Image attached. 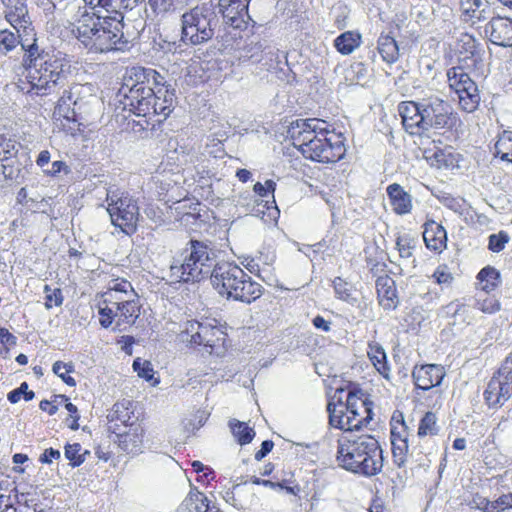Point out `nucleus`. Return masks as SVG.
Segmentation results:
<instances>
[{"label": "nucleus", "mask_w": 512, "mask_h": 512, "mask_svg": "<svg viewBox=\"0 0 512 512\" xmlns=\"http://www.w3.org/2000/svg\"><path fill=\"white\" fill-rule=\"evenodd\" d=\"M210 278L221 296L251 303L261 297L262 285L232 262H216L214 250L205 242L191 239L170 264L171 283H194Z\"/></svg>", "instance_id": "nucleus-1"}, {"label": "nucleus", "mask_w": 512, "mask_h": 512, "mask_svg": "<svg viewBox=\"0 0 512 512\" xmlns=\"http://www.w3.org/2000/svg\"><path fill=\"white\" fill-rule=\"evenodd\" d=\"M124 109L146 118L152 125L162 123L175 107V90L166 73L150 67L134 66L127 70L120 88Z\"/></svg>", "instance_id": "nucleus-2"}, {"label": "nucleus", "mask_w": 512, "mask_h": 512, "mask_svg": "<svg viewBox=\"0 0 512 512\" xmlns=\"http://www.w3.org/2000/svg\"><path fill=\"white\" fill-rule=\"evenodd\" d=\"M325 120L319 118L297 119L287 128V137L304 158L333 164L344 158V137L337 134Z\"/></svg>", "instance_id": "nucleus-3"}, {"label": "nucleus", "mask_w": 512, "mask_h": 512, "mask_svg": "<svg viewBox=\"0 0 512 512\" xmlns=\"http://www.w3.org/2000/svg\"><path fill=\"white\" fill-rule=\"evenodd\" d=\"M27 53L22 56L26 92L36 95H48L57 86L68 81L71 74L70 61L61 53L48 51L39 43L26 45Z\"/></svg>", "instance_id": "nucleus-4"}, {"label": "nucleus", "mask_w": 512, "mask_h": 512, "mask_svg": "<svg viewBox=\"0 0 512 512\" xmlns=\"http://www.w3.org/2000/svg\"><path fill=\"white\" fill-rule=\"evenodd\" d=\"M402 124L410 135L421 136L430 130H452L458 123L450 103L437 95L419 101H403L398 105Z\"/></svg>", "instance_id": "nucleus-5"}, {"label": "nucleus", "mask_w": 512, "mask_h": 512, "mask_svg": "<svg viewBox=\"0 0 512 512\" xmlns=\"http://www.w3.org/2000/svg\"><path fill=\"white\" fill-rule=\"evenodd\" d=\"M218 23L212 2L197 5L181 16V41L190 45L206 43L213 38Z\"/></svg>", "instance_id": "nucleus-6"}, {"label": "nucleus", "mask_w": 512, "mask_h": 512, "mask_svg": "<svg viewBox=\"0 0 512 512\" xmlns=\"http://www.w3.org/2000/svg\"><path fill=\"white\" fill-rule=\"evenodd\" d=\"M105 191L106 211L110 216L111 224L126 235L134 234L140 216L137 199L127 191L114 186H109Z\"/></svg>", "instance_id": "nucleus-7"}, {"label": "nucleus", "mask_w": 512, "mask_h": 512, "mask_svg": "<svg viewBox=\"0 0 512 512\" xmlns=\"http://www.w3.org/2000/svg\"><path fill=\"white\" fill-rule=\"evenodd\" d=\"M342 393H344L343 389L337 390L334 396V399L337 397L338 404L329 402L327 405L329 422L333 427L344 431L359 430L363 422H368L367 419L369 418V416L357 418L359 416V406L368 414L371 410L366 407L365 401L359 396V394L362 395L361 390H348L345 403L342 401Z\"/></svg>", "instance_id": "nucleus-8"}, {"label": "nucleus", "mask_w": 512, "mask_h": 512, "mask_svg": "<svg viewBox=\"0 0 512 512\" xmlns=\"http://www.w3.org/2000/svg\"><path fill=\"white\" fill-rule=\"evenodd\" d=\"M109 421L108 430L118 437L121 443L128 445L127 437L130 431H134V439L131 444L136 447L141 442L138 437L140 426L136 424L138 416L134 413V404L131 400L123 399L113 405L112 410L107 415Z\"/></svg>", "instance_id": "nucleus-9"}, {"label": "nucleus", "mask_w": 512, "mask_h": 512, "mask_svg": "<svg viewBox=\"0 0 512 512\" xmlns=\"http://www.w3.org/2000/svg\"><path fill=\"white\" fill-rule=\"evenodd\" d=\"M512 397V352L505 358L498 370L493 374L483 398L492 409L502 407Z\"/></svg>", "instance_id": "nucleus-10"}, {"label": "nucleus", "mask_w": 512, "mask_h": 512, "mask_svg": "<svg viewBox=\"0 0 512 512\" xmlns=\"http://www.w3.org/2000/svg\"><path fill=\"white\" fill-rule=\"evenodd\" d=\"M108 302L112 306L99 307V323L103 328H109L115 323L114 330H122V325L131 326L140 315V304L137 297L127 298L123 302L115 303L112 300L111 293L108 294Z\"/></svg>", "instance_id": "nucleus-11"}, {"label": "nucleus", "mask_w": 512, "mask_h": 512, "mask_svg": "<svg viewBox=\"0 0 512 512\" xmlns=\"http://www.w3.org/2000/svg\"><path fill=\"white\" fill-rule=\"evenodd\" d=\"M449 87L458 95L461 109L467 113L474 112L480 104V94L476 83L461 66L447 71Z\"/></svg>", "instance_id": "nucleus-12"}, {"label": "nucleus", "mask_w": 512, "mask_h": 512, "mask_svg": "<svg viewBox=\"0 0 512 512\" xmlns=\"http://www.w3.org/2000/svg\"><path fill=\"white\" fill-rule=\"evenodd\" d=\"M182 340L192 344L210 348L219 346L225 341V333L217 325L216 320L206 319L204 321H187L182 331Z\"/></svg>", "instance_id": "nucleus-13"}, {"label": "nucleus", "mask_w": 512, "mask_h": 512, "mask_svg": "<svg viewBox=\"0 0 512 512\" xmlns=\"http://www.w3.org/2000/svg\"><path fill=\"white\" fill-rule=\"evenodd\" d=\"M123 15L115 13V16L104 15L102 21L101 37L94 53H106L110 51H124L128 48L129 41L123 33Z\"/></svg>", "instance_id": "nucleus-14"}, {"label": "nucleus", "mask_w": 512, "mask_h": 512, "mask_svg": "<svg viewBox=\"0 0 512 512\" xmlns=\"http://www.w3.org/2000/svg\"><path fill=\"white\" fill-rule=\"evenodd\" d=\"M337 450V461L339 465L351 472L360 473L366 476L375 475L379 470L377 461L374 459L377 450Z\"/></svg>", "instance_id": "nucleus-15"}, {"label": "nucleus", "mask_w": 512, "mask_h": 512, "mask_svg": "<svg viewBox=\"0 0 512 512\" xmlns=\"http://www.w3.org/2000/svg\"><path fill=\"white\" fill-rule=\"evenodd\" d=\"M104 15L97 10L92 15H84L78 21L76 27V36L78 40L91 52L97 48L98 41L101 37V29L104 27L102 21Z\"/></svg>", "instance_id": "nucleus-16"}, {"label": "nucleus", "mask_w": 512, "mask_h": 512, "mask_svg": "<svg viewBox=\"0 0 512 512\" xmlns=\"http://www.w3.org/2000/svg\"><path fill=\"white\" fill-rule=\"evenodd\" d=\"M250 0H218L225 23L235 29H245L251 20L248 14Z\"/></svg>", "instance_id": "nucleus-17"}, {"label": "nucleus", "mask_w": 512, "mask_h": 512, "mask_svg": "<svg viewBox=\"0 0 512 512\" xmlns=\"http://www.w3.org/2000/svg\"><path fill=\"white\" fill-rule=\"evenodd\" d=\"M15 30L16 33L7 29L0 31V54L7 55L18 45L21 46V50L23 51V54H25L28 50H26L24 45L26 46L33 42H38L35 28H28V30L20 28Z\"/></svg>", "instance_id": "nucleus-18"}, {"label": "nucleus", "mask_w": 512, "mask_h": 512, "mask_svg": "<svg viewBox=\"0 0 512 512\" xmlns=\"http://www.w3.org/2000/svg\"><path fill=\"white\" fill-rule=\"evenodd\" d=\"M5 20L14 29L34 28L27 0H1Z\"/></svg>", "instance_id": "nucleus-19"}, {"label": "nucleus", "mask_w": 512, "mask_h": 512, "mask_svg": "<svg viewBox=\"0 0 512 512\" xmlns=\"http://www.w3.org/2000/svg\"><path fill=\"white\" fill-rule=\"evenodd\" d=\"M485 34L491 43L512 47V20L505 17H491L485 26Z\"/></svg>", "instance_id": "nucleus-20"}, {"label": "nucleus", "mask_w": 512, "mask_h": 512, "mask_svg": "<svg viewBox=\"0 0 512 512\" xmlns=\"http://www.w3.org/2000/svg\"><path fill=\"white\" fill-rule=\"evenodd\" d=\"M444 376V368L437 364H426L420 367H415L412 372L415 386L424 391L430 390L435 386H439L442 383Z\"/></svg>", "instance_id": "nucleus-21"}, {"label": "nucleus", "mask_w": 512, "mask_h": 512, "mask_svg": "<svg viewBox=\"0 0 512 512\" xmlns=\"http://www.w3.org/2000/svg\"><path fill=\"white\" fill-rule=\"evenodd\" d=\"M178 161L181 165L184 166L183 170L190 173L193 177L195 174L199 177L198 180H196L199 183V186L204 189L205 186L208 187L209 191L212 188L211 184H208V180L204 176L205 173H208L206 171V167L202 165L204 162V155L199 153L198 151L191 149L187 152L182 151L181 154L178 156Z\"/></svg>", "instance_id": "nucleus-22"}, {"label": "nucleus", "mask_w": 512, "mask_h": 512, "mask_svg": "<svg viewBox=\"0 0 512 512\" xmlns=\"http://www.w3.org/2000/svg\"><path fill=\"white\" fill-rule=\"evenodd\" d=\"M386 193L390 201L392 211L396 215H407L413 209V197L400 184L392 183L387 186Z\"/></svg>", "instance_id": "nucleus-23"}, {"label": "nucleus", "mask_w": 512, "mask_h": 512, "mask_svg": "<svg viewBox=\"0 0 512 512\" xmlns=\"http://www.w3.org/2000/svg\"><path fill=\"white\" fill-rule=\"evenodd\" d=\"M264 54L273 55V49L267 40H250L238 50L237 58L240 63H259L263 60Z\"/></svg>", "instance_id": "nucleus-24"}, {"label": "nucleus", "mask_w": 512, "mask_h": 512, "mask_svg": "<svg viewBox=\"0 0 512 512\" xmlns=\"http://www.w3.org/2000/svg\"><path fill=\"white\" fill-rule=\"evenodd\" d=\"M88 94L86 88H81L79 84L71 86L68 90H64L55 107V113L68 121L77 122L76 112L74 111V97Z\"/></svg>", "instance_id": "nucleus-25"}, {"label": "nucleus", "mask_w": 512, "mask_h": 512, "mask_svg": "<svg viewBox=\"0 0 512 512\" xmlns=\"http://www.w3.org/2000/svg\"><path fill=\"white\" fill-rule=\"evenodd\" d=\"M423 239L428 249L442 251L446 248L447 232L441 224L428 220L424 224Z\"/></svg>", "instance_id": "nucleus-26"}, {"label": "nucleus", "mask_w": 512, "mask_h": 512, "mask_svg": "<svg viewBox=\"0 0 512 512\" xmlns=\"http://www.w3.org/2000/svg\"><path fill=\"white\" fill-rule=\"evenodd\" d=\"M376 290L379 298V303L385 310H392L397 307V291L395 281L391 277H378L376 280Z\"/></svg>", "instance_id": "nucleus-27"}, {"label": "nucleus", "mask_w": 512, "mask_h": 512, "mask_svg": "<svg viewBox=\"0 0 512 512\" xmlns=\"http://www.w3.org/2000/svg\"><path fill=\"white\" fill-rule=\"evenodd\" d=\"M253 489L245 482L243 484H236L231 490L224 494V500L236 507L237 509H247L254 500Z\"/></svg>", "instance_id": "nucleus-28"}, {"label": "nucleus", "mask_w": 512, "mask_h": 512, "mask_svg": "<svg viewBox=\"0 0 512 512\" xmlns=\"http://www.w3.org/2000/svg\"><path fill=\"white\" fill-rule=\"evenodd\" d=\"M81 88H86L89 92L82 96V93L79 96L74 97V111L76 112V119L81 118L82 116H87L90 114L92 108L96 105H99V99L95 95V88L92 84H79Z\"/></svg>", "instance_id": "nucleus-29"}, {"label": "nucleus", "mask_w": 512, "mask_h": 512, "mask_svg": "<svg viewBox=\"0 0 512 512\" xmlns=\"http://www.w3.org/2000/svg\"><path fill=\"white\" fill-rule=\"evenodd\" d=\"M207 497L197 489H191L176 512H207Z\"/></svg>", "instance_id": "nucleus-30"}, {"label": "nucleus", "mask_w": 512, "mask_h": 512, "mask_svg": "<svg viewBox=\"0 0 512 512\" xmlns=\"http://www.w3.org/2000/svg\"><path fill=\"white\" fill-rule=\"evenodd\" d=\"M468 7L464 9L465 15H467L472 23L486 21L491 19L493 16V9L490 4L485 0H472L468 2Z\"/></svg>", "instance_id": "nucleus-31"}, {"label": "nucleus", "mask_w": 512, "mask_h": 512, "mask_svg": "<svg viewBox=\"0 0 512 512\" xmlns=\"http://www.w3.org/2000/svg\"><path fill=\"white\" fill-rule=\"evenodd\" d=\"M377 48L386 63L393 64L399 59V47L392 36L381 34L378 38Z\"/></svg>", "instance_id": "nucleus-32"}, {"label": "nucleus", "mask_w": 512, "mask_h": 512, "mask_svg": "<svg viewBox=\"0 0 512 512\" xmlns=\"http://www.w3.org/2000/svg\"><path fill=\"white\" fill-rule=\"evenodd\" d=\"M361 44V35L358 32L346 31L334 40L336 50L342 55L351 54Z\"/></svg>", "instance_id": "nucleus-33"}, {"label": "nucleus", "mask_w": 512, "mask_h": 512, "mask_svg": "<svg viewBox=\"0 0 512 512\" xmlns=\"http://www.w3.org/2000/svg\"><path fill=\"white\" fill-rule=\"evenodd\" d=\"M367 353L376 370L387 378L390 372V367L387 362V355L384 348L378 343H370Z\"/></svg>", "instance_id": "nucleus-34"}, {"label": "nucleus", "mask_w": 512, "mask_h": 512, "mask_svg": "<svg viewBox=\"0 0 512 512\" xmlns=\"http://www.w3.org/2000/svg\"><path fill=\"white\" fill-rule=\"evenodd\" d=\"M228 426L236 442L241 446L249 444L255 437L254 429L246 422L231 419Z\"/></svg>", "instance_id": "nucleus-35"}, {"label": "nucleus", "mask_w": 512, "mask_h": 512, "mask_svg": "<svg viewBox=\"0 0 512 512\" xmlns=\"http://www.w3.org/2000/svg\"><path fill=\"white\" fill-rule=\"evenodd\" d=\"M479 286L486 294L493 291L501 283L500 272L491 266H486L480 270L477 275Z\"/></svg>", "instance_id": "nucleus-36"}, {"label": "nucleus", "mask_w": 512, "mask_h": 512, "mask_svg": "<svg viewBox=\"0 0 512 512\" xmlns=\"http://www.w3.org/2000/svg\"><path fill=\"white\" fill-rule=\"evenodd\" d=\"M494 156L512 163V131L503 130L494 144Z\"/></svg>", "instance_id": "nucleus-37"}, {"label": "nucleus", "mask_w": 512, "mask_h": 512, "mask_svg": "<svg viewBox=\"0 0 512 512\" xmlns=\"http://www.w3.org/2000/svg\"><path fill=\"white\" fill-rule=\"evenodd\" d=\"M393 423L391 424V443L392 448L396 447V442L401 441L405 444V448H408V432L407 426L403 419L402 413L398 415L394 414L392 417Z\"/></svg>", "instance_id": "nucleus-38"}, {"label": "nucleus", "mask_w": 512, "mask_h": 512, "mask_svg": "<svg viewBox=\"0 0 512 512\" xmlns=\"http://www.w3.org/2000/svg\"><path fill=\"white\" fill-rule=\"evenodd\" d=\"M333 288L338 299L345 301L352 306L358 303V298L354 294L352 285L343 280L341 277H336L333 280Z\"/></svg>", "instance_id": "nucleus-39"}, {"label": "nucleus", "mask_w": 512, "mask_h": 512, "mask_svg": "<svg viewBox=\"0 0 512 512\" xmlns=\"http://www.w3.org/2000/svg\"><path fill=\"white\" fill-rule=\"evenodd\" d=\"M396 246L399 252V255L402 259L410 260L412 259V262H414L413 258V251L415 250L417 246V239L408 235L404 234L399 237H397L396 240Z\"/></svg>", "instance_id": "nucleus-40"}, {"label": "nucleus", "mask_w": 512, "mask_h": 512, "mask_svg": "<svg viewBox=\"0 0 512 512\" xmlns=\"http://www.w3.org/2000/svg\"><path fill=\"white\" fill-rule=\"evenodd\" d=\"M52 371L57 375L66 385L70 387L76 386V381L69 374L74 372V364L72 362L56 361L52 366Z\"/></svg>", "instance_id": "nucleus-41"}, {"label": "nucleus", "mask_w": 512, "mask_h": 512, "mask_svg": "<svg viewBox=\"0 0 512 512\" xmlns=\"http://www.w3.org/2000/svg\"><path fill=\"white\" fill-rule=\"evenodd\" d=\"M437 417L433 412H426L418 427V436L434 435L437 433Z\"/></svg>", "instance_id": "nucleus-42"}, {"label": "nucleus", "mask_w": 512, "mask_h": 512, "mask_svg": "<svg viewBox=\"0 0 512 512\" xmlns=\"http://www.w3.org/2000/svg\"><path fill=\"white\" fill-rule=\"evenodd\" d=\"M109 291L126 296V298L137 297L132 284L125 279H114L109 282Z\"/></svg>", "instance_id": "nucleus-43"}, {"label": "nucleus", "mask_w": 512, "mask_h": 512, "mask_svg": "<svg viewBox=\"0 0 512 512\" xmlns=\"http://www.w3.org/2000/svg\"><path fill=\"white\" fill-rule=\"evenodd\" d=\"M207 419L208 414L205 411L199 410L183 421L184 429L189 433H193L195 430L200 429L206 423Z\"/></svg>", "instance_id": "nucleus-44"}, {"label": "nucleus", "mask_w": 512, "mask_h": 512, "mask_svg": "<svg viewBox=\"0 0 512 512\" xmlns=\"http://www.w3.org/2000/svg\"><path fill=\"white\" fill-rule=\"evenodd\" d=\"M476 308L486 314H494L500 310V302L495 297L485 295V297L478 296L476 299Z\"/></svg>", "instance_id": "nucleus-45"}, {"label": "nucleus", "mask_w": 512, "mask_h": 512, "mask_svg": "<svg viewBox=\"0 0 512 512\" xmlns=\"http://www.w3.org/2000/svg\"><path fill=\"white\" fill-rule=\"evenodd\" d=\"M460 41L462 48L473 58L474 62L480 59V44L472 35L464 34Z\"/></svg>", "instance_id": "nucleus-46"}, {"label": "nucleus", "mask_w": 512, "mask_h": 512, "mask_svg": "<svg viewBox=\"0 0 512 512\" xmlns=\"http://www.w3.org/2000/svg\"><path fill=\"white\" fill-rule=\"evenodd\" d=\"M45 307L51 309L53 306H61L63 303L62 291L59 288L51 289L49 285L44 286Z\"/></svg>", "instance_id": "nucleus-47"}, {"label": "nucleus", "mask_w": 512, "mask_h": 512, "mask_svg": "<svg viewBox=\"0 0 512 512\" xmlns=\"http://www.w3.org/2000/svg\"><path fill=\"white\" fill-rule=\"evenodd\" d=\"M510 237L507 232L500 231L497 234H491L489 236L488 248L492 252L499 253L505 248V245L508 243Z\"/></svg>", "instance_id": "nucleus-48"}, {"label": "nucleus", "mask_w": 512, "mask_h": 512, "mask_svg": "<svg viewBox=\"0 0 512 512\" xmlns=\"http://www.w3.org/2000/svg\"><path fill=\"white\" fill-rule=\"evenodd\" d=\"M132 366L139 377L145 379L146 381H150L153 378L154 371L149 361L142 360L141 358H136L133 361Z\"/></svg>", "instance_id": "nucleus-49"}, {"label": "nucleus", "mask_w": 512, "mask_h": 512, "mask_svg": "<svg viewBox=\"0 0 512 512\" xmlns=\"http://www.w3.org/2000/svg\"><path fill=\"white\" fill-rule=\"evenodd\" d=\"M275 189L276 183L271 179L266 180L264 184L257 182L253 186V191L255 192V194L262 198L268 197L270 194L272 195V197H274L273 194Z\"/></svg>", "instance_id": "nucleus-50"}, {"label": "nucleus", "mask_w": 512, "mask_h": 512, "mask_svg": "<svg viewBox=\"0 0 512 512\" xmlns=\"http://www.w3.org/2000/svg\"><path fill=\"white\" fill-rule=\"evenodd\" d=\"M348 441L351 442L355 448H381L374 437L366 434H362L356 439H349Z\"/></svg>", "instance_id": "nucleus-51"}, {"label": "nucleus", "mask_w": 512, "mask_h": 512, "mask_svg": "<svg viewBox=\"0 0 512 512\" xmlns=\"http://www.w3.org/2000/svg\"><path fill=\"white\" fill-rule=\"evenodd\" d=\"M17 145L18 144L15 140L6 138L4 136V145L2 146L1 162L7 161L16 155L18 151Z\"/></svg>", "instance_id": "nucleus-52"}, {"label": "nucleus", "mask_w": 512, "mask_h": 512, "mask_svg": "<svg viewBox=\"0 0 512 512\" xmlns=\"http://www.w3.org/2000/svg\"><path fill=\"white\" fill-rule=\"evenodd\" d=\"M334 23L338 29H344L347 25L348 10L346 6L339 5L333 10Z\"/></svg>", "instance_id": "nucleus-53"}, {"label": "nucleus", "mask_w": 512, "mask_h": 512, "mask_svg": "<svg viewBox=\"0 0 512 512\" xmlns=\"http://www.w3.org/2000/svg\"><path fill=\"white\" fill-rule=\"evenodd\" d=\"M377 452L378 456L381 458L384 457V454H386V456H388V454H392L394 463L401 467L406 461L408 450H377Z\"/></svg>", "instance_id": "nucleus-54"}, {"label": "nucleus", "mask_w": 512, "mask_h": 512, "mask_svg": "<svg viewBox=\"0 0 512 512\" xmlns=\"http://www.w3.org/2000/svg\"><path fill=\"white\" fill-rule=\"evenodd\" d=\"M467 312V307L466 305L460 303L459 301H453L451 303H449L446 307H445V313L447 316H452V317H457V316H460L462 314H465Z\"/></svg>", "instance_id": "nucleus-55"}, {"label": "nucleus", "mask_w": 512, "mask_h": 512, "mask_svg": "<svg viewBox=\"0 0 512 512\" xmlns=\"http://www.w3.org/2000/svg\"><path fill=\"white\" fill-rule=\"evenodd\" d=\"M43 172L49 176H57L59 173L64 172L69 174L71 172L69 166L63 161H54L50 169H43Z\"/></svg>", "instance_id": "nucleus-56"}, {"label": "nucleus", "mask_w": 512, "mask_h": 512, "mask_svg": "<svg viewBox=\"0 0 512 512\" xmlns=\"http://www.w3.org/2000/svg\"><path fill=\"white\" fill-rule=\"evenodd\" d=\"M80 450H65V456L73 467L79 466L85 460V455L89 454V450H84L83 454H79Z\"/></svg>", "instance_id": "nucleus-57"}, {"label": "nucleus", "mask_w": 512, "mask_h": 512, "mask_svg": "<svg viewBox=\"0 0 512 512\" xmlns=\"http://www.w3.org/2000/svg\"><path fill=\"white\" fill-rule=\"evenodd\" d=\"M433 278L438 284H449L453 279L446 266L438 267L433 273Z\"/></svg>", "instance_id": "nucleus-58"}, {"label": "nucleus", "mask_w": 512, "mask_h": 512, "mask_svg": "<svg viewBox=\"0 0 512 512\" xmlns=\"http://www.w3.org/2000/svg\"><path fill=\"white\" fill-rule=\"evenodd\" d=\"M119 0H97L98 8L104 9V15L115 16V13H120L117 11Z\"/></svg>", "instance_id": "nucleus-59"}, {"label": "nucleus", "mask_w": 512, "mask_h": 512, "mask_svg": "<svg viewBox=\"0 0 512 512\" xmlns=\"http://www.w3.org/2000/svg\"><path fill=\"white\" fill-rule=\"evenodd\" d=\"M17 343V338L10 333L6 328L0 327V350L3 346H14Z\"/></svg>", "instance_id": "nucleus-60"}, {"label": "nucleus", "mask_w": 512, "mask_h": 512, "mask_svg": "<svg viewBox=\"0 0 512 512\" xmlns=\"http://www.w3.org/2000/svg\"><path fill=\"white\" fill-rule=\"evenodd\" d=\"M28 388V384L26 382H22L20 386L12 391H10L7 395V399L10 403H17L21 397H23L24 392H26Z\"/></svg>", "instance_id": "nucleus-61"}, {"label": "nucleus", "mask_w": 512, "mask_h": 512, "mask_svg": "<svg viewBox=\"0 0 512 512\" xmlns=\"http://www.w3.org/2000/svg\"><path fill=\"white\" fill-rule=\"evenodd\" d=\"M111 293V297H112V301L115 302V303H120V302H123V300H126V296H123L121 294H117L115 292H112V291H105L103 294H102V301L99 302L98 304V308L100 306H107L109 308V306H112V304L110 302H108V294Z\"/></svg>", "instance_id": "nucleus-62"}, {"label": "nucleus", "mask_w": 512, "mask_h": 512, "mask_svg": "<svg viewBox=\"0 0 512 512\" xmlns=\"http://www.w3.org/2000/svg\"><path fill=\"white\" fill-rule=\"evenodd\" d=\"M312 324L316 329L324 332H329L331 330V322L320 315H317L312 319Z\"/></svg>", "instance_id": "nucleus-63"}, {"label": "nucleus", "mask_w": 512, "mask_h": 512, "mask_svg": "<svg viewBox=\"0 0 512 512\" xmlns=\"http://www.w3.org/2000/svg\"><path fill=\"white\" fill-rule=\"evenodd\" d=\"M119 344H121V349L128 355H132L133 353V344H134V337L129 335L121 336L120 340L118 341Z\"/></svg>", "instance_id": "nucleus-64"}]
</instances>
